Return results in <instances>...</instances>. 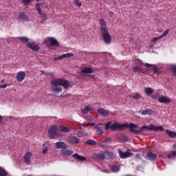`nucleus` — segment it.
<instances>
[{
    "label": "nucleus",
    "mask_w": 176,
    "mask_h": 176,
    "mask_svg": "<svg viewBox=\"0 0 176 176\" xmlns=\"http://www.w3.org/2000/svg\"><path fill=\"white\" fill-rule=\"evenodd\" d=\"M127 129H129V133L135 134L137 135L144 133V131H146V126L143 125L140 127V129H138V125L133 122L129 124L127 122L122 124L119 122H114L112 124L111 121L107 122L104 124V130H106V131H108V130H111V131H116V130L118 131H122V130H127Z\"/></svg>",
    "instance_id": "nucleus-1"
},
{
    "label": "nucleus",
    "mask_w": 176,
    "mask_h": 176,
    "mask_svg": "<svg viewBox=\"0 0 176 176\" xmlns=\"http://www.w3.org/2000/svg\"><path fill=\"white\" fill-rule=\"evenodd\" d=\"M51 85V91L54 94V96H57L63 91V87L64 89H68L69 87V82L67 80H64L63 78H58L56 80H52L50 82ZM63 86V87H61Z\"/></svg>",
    "instance_id": "nucleus-2"
},
{
    "label": "nucleus",
    "mask_w": 176,
    "mask_h": 176,
    "mask_svg": "<svg viewBox=\"0 0 176 176\" xmlns=\"http://www.w3.org/2000/svg\"><path fill=\"white\" fill-rule=\"evenodd\" d=\"M100 32L101 35L103 38V41L104 43H107V45H109L112 42V36L109 34L108 32V28L107 27V22L104 19L100 20Z\"/></svg>",
    "instance_id": "nucleus-3"
},
{
    "label": "nucleus",
    "mask_w": 176,
    "mask_h": 176,
    "mask_svg": "<svg viewBox=\"0 0 176 176\" xmlns=\"http://www.w3.org/2000/svg\"><path fill=\"white\" fill-rule=\"evenodd\" d=\"M44 45H46L48 47L50 46H55V47H58L60 46V43L57 41V39L54 37H47L44 39Z\"/></svg>",
    "instance_id": "nucleus-4"
},
{
    "label": "nucleus",
    "mask_w": 176,
    "mask_h": 176,
    "mask_svg": "<svg viewBox=\"0 0 176 176\" xmlns=\"http://www.w3.org/2000/svg\"><path fill=\"white\" fill-rule=\"evenodd\" d=\"M42 6H43V3H37L35 5L36 10L37 11L38 14H39L41 19H43V21H45V20L47 19V16L46 15V14L45 12H42V8H41Z\"/></svg>",
    "instance_id": "nucleus-5"
},
{
    "label": "nucleus",
    "mask_w": 176,
    "mask_h": 176,
    "mask_svg": "<svg viewBox=\"0 0 176 176\" xmlns=\"http://www.w3.org/2000/svg\"><path fill=\"white\" fill-rule=\"evenodd\" d=\"M146 131H164V127L163 126H156L153 124H150L149 126L145 125Z\"/></svg>",
    "instance_id": "nucleus-6"
},
{
    "label": "nucleus",
    "mask_w": 176,
    "mask_h": 176,
    "mask_svg": "<svg viewBox=\"0 0 176 176\" xmlns=\"http://www.w3.org/2000/svg\"><path fill=\"white\" fill-rule=\"evenodd\" d=\"M118 153L120 159H127V157L133 156V153L129 148L126 149V152H123L120 148H118Z\"/></svg>",
    "instance_id": "nucleus-7"
},
{
    "label": "nucleus",
    "mask_w": 176,
    "mask_h": 176,
    "mask_svg": "<svg viewBox=\"0 0 176 176\" xmlns=\"http://www.w3.org/2000/svg\"><path fill=\"white\" fill-rule=\"evenodd\" d=\"M48 134L50 138L54 140L57 135V125H52L49 129Z\"/></svg>",
    "instance_id": "nucleus-8"
},
{
    "label": "nucleus",
    "mask_w": 176,
    "mask_h": 176,
    "mask_svg": "<svg viewBox=\"0 0 176 176\" xmlns=\"http://www.w3.org/2000/svg\"><path fill=\"white\" fill-rule=\"evenodd\" d=\"M69 57H74V54L72 53H67V54H63V55H60V56L55 57L53 59V61H61V60L64 58H68Z\"/></svg>",
    "instance_id": "nucleus-9"
},
{
    "label": "nucleus",
    "mask_w": 176,
    "mask_h": 176,
    "mask_svg": "<svg viewBox=\"0 0 176 176\" xmlns=\"http://www.w3.org/2000/svg\"><path fill=\"white\" fill-rule=\"evenodd\" d=\"M158 102L160 104H170L172 102L171 98L167 96H160L158 98Z\"/></svg>",
    "instance_id": "nucleus-10"
},
{
    "label": "nucleus",
    "mask_w": 176,
    "mask_h": 176,
    "mask_svg": "<svg viewBox=\"0 0 176 176\" xmlns=\"http://www.w3.org/2000/svg\"><path fill=\"white\" fill-rule=\"evenodd\" d=\"M27 47L28 49H30V50H32V52H39L41 47H39V45H35L34 43H28L27 44Z\"/></svg>",
    "instance_id": "nucleus-11"
},
{
    "label": "nucleus",
    "mask_w": 176,
    "mask_h": 176,
    "mask_svg": "<svg viewBox=\"0 0 176 176\" xmlns=\"http://www.w3.org/2000/svg\"><path fill=\"white\" fill-rule=\"evenodd\" d=\"M94 72L91 67H86L80 71V75L81 76H86L85 74H93Z\"/></svg>",
    "instance_id": "nucleus-12"
},
{
    "label": "nucleus",
    "mask_w": 176,
    "mask_h": 176,
    "mask_svg": "<svg viewBox=\"0 0 176 176\" xmlns=\"http://www.w3.org/2000/svg\"><path fill=\"white\" fill-rule=\"evenodd\" d=\"M110 144H112V139L110 138H106L104 140L101 141L98 143L99 146H107V145H109Z\"/></svg>",
    "instance_id": "nucleus-13"
},
{
    "label": "nucleus",
    "mask_w": 176,
    "mask_h": 176,
    "mask_svg": "<svg viewBox=\"0 0 176 176\" xmlns=\"http://www.w3.org/2000/svg\"><path fill=\"white\" fill-rule=\"evenodd\" d=\"M25 79V72H19L16 74V80L17 82H23Z\"/></svg>",
    "instance_id": "nucleus-14"
},
{
    "label": "nucleus",
    "mask_w": 176,
    "mask_h": 176,
    "mask_svg": "<svg viewBox=\"0 0 176 176\" xmlns=\"http://www.w3.org/2000/svg\"><path fill=\"white\" fill-rule=\"evenodd\" d=\"M19 20H22V21H26L27 23L30 21V18L25 15L24 12H21L19 13Z\"/></svg>",
    "instance_id": "nucleus-15"
},
{
    "label": "nucleus",
    "mask_w": 176,
    "mask_h": 176,
    "mask_svg": "<svg viewBox=\"0 0 176 176\" xmlns=\"http://www.w3.org/2000/svg\"><path fill=\"white\" fill-rule=\"evenodd\" d=\"M157 157V156L156 155V154H153L152 153V152H148L146 154L145 159L146 160H151V162H153V160H155Z\"/></svg>",
    "instance_id": "nucleus-16"
},
{
    "label": "nucleus",
    "mask_w": 176,
    "mask_h": 176,
    "mask_svg": "<svg viewBox=\"0 0 176 176\" xmlns=\"http://www.w3.org/2000/svg\"><path fill=\"white\" fill-rule=\"evenodd\" d=\"M32 156V153H27L25 156H24V162L25 163H26L27 164H31V157Z\"/></svg>",
    "instance_id": "nucleus-17"
},
{
    "label": "nucleus",
    "mask_w": 176,
    "mask_h": 176,
    "mask_svg": "<svg viewBox=\"0 0 176 176\" xmlns=\"http://www.w3.org/2000/svg\"><path fill=\"white\" fill-rule=\"evenodd\" d=\"M72 157H74L76 160H79V162H86V157L83 155H80L78 153H75L72 155Z\"/></svg>",
    "instance_id": "nucleus-18"
},
{
    "label": "nucleus",
    "mask_w": 176,
    "mask_h": 176,
    "mask_svg": "<svg viewBox=\"0 0 176 176\" xmlns=\"http://www.w3.org/2000/svg\"><path fill=\"white\" fill-rule=\"evenodd\" d=\"M55 146L56 149H61V148L67 149V145H65V143H64V142H57L55 144Z\"/></svg>",
    "instance_id": "nucleus-19"
},
{
    "label": "nucleus",
    "mask_w": 176,
    "mask_h": 176,
    "mask_svg": "<svg viewBox=\"0 0 176 176\" xmlns=\"http://www.w3.org/2000/svg\"><path fill=\"white\" fill-rule=\"evenodd\" d=\"M69 142L70 144H79V138H78L76 136H71L69 138Z\"/></svg>",
    "instance_id": "nucleus-20"
},
{
    "label": "nucleus",
    "mask_w": 176,
    "mask_h": 176,
    "mask_svg": "<svg viewBox=\"0 0 176 176\" xmlns=\"http://www.w3.org/2000/svg\"><path fill=\"white\" fill-rule=\"evenodd\" d=\"M131 98H133V100H140V98H142V96L140 93H133L130 95Z\"/></svg>",
    "instance_id": "nucleus-21"
},
{
    "label": "nucleus",
    "mask_w": 176,
    "mask_h": 176,
    "mask_svg": "<svg viewBox=\"0 0 176 176\" xmlns=\"http://www.w3.org/2000/svg\"><path fill=\"white\" fill-rule=\"evenodd\" d=\"M166 133L170 138H175L176 137V132L170 131V129H166Z\"/></svg>",
    "instance_id": "nucleus-22"
},
{
    "label": "nucleus",
    "mask_w": 176,
    "mask_h": 176,
    "mask_svg": "<svg viewBox=\"0 0 176 176\" xmlns=\"http://www.w3.org/2000/svg\"><path fill=\"white\" fill-rule=\"evenodd\" d=\"M99 126H101V124H98L97 126H95L96 133L98 135H102V134H104V130L100 129Z\"/></svg>",
    "instance_id": "nucleus-23"
},
{
    "label": "nucleus",
    "mask_w": 176,
    "mask_h": 176,
    "mask_svg": "<svg viewBox=\"0 0 176 176\" xmlns=\"http://www.w3.org/2000/svg\"><path fill=\"white\" fill-rule=\"evenodd\" d=\"M104 156H105V159H107V160H109V159L113 158V153L109 152V151H104Z\"/></svg>",
    "instance_id": "nucleus-24"
},
{
    "label": "nucleus",
    "mask_w": 176,
    "mask_h": 176,
    "mask_svg": "<svg viewBox=\"0 0 176 176\" xmlns=\"http://www.w3.org/2000/svg\"><path fill=\"white\" fill-rule=\"evenodd\" d=\"M60 130L62 131V133H69L70 129L67 126H65L64 125H60L59 126Z\"/></svg>",
    "instance_id": "nucleus-25"
},
{
    "label": "nucleus",
    "mask_w": 176,
    "mask_h": 176,
    "mask_svg": "<svg viewBox=\"0 0 176 176\" xmlns=\"http://www.w3.org/2000/svg\"><path fill=\"white\" fill-rule=\"evenodd\" d=\"M60 153L62 155H64V156H71V155L73 153V151L69 150H61Z\"/></svg>",
    "instance_id": "nucleus-26"
},
{
    "label": "nucleus",
    "mask_w": 176,
    "mask_h": 176,
    "mask_svg": "<svg viewBox=\"0 0 176 176\" xmlns=\"http://www.w3.org/2000/svg\"><path fill=\"white\" fill-rule=\"evenodd\" d=\"M156 111H142L141 112L142 115H156Z\"/></svg>",
    "instance_id": "nucleus-27"
},
{
    "label": "nucleus",
    "mask_w": 176,
    "mask_h": 176,
    "mask_svg": "<svg viewBox=\"0 0 176 176\" xmlns=\"http://www.w3.org/2000/svg\"><path fill=\"white\" fill-rule=\"evenodd\" d=\"M98 113L100 116H103V118H107V116L109 115V112L108 111H98Z\"/></svg>",
    "instance_id": "nucleus-28"
},
{
    "label": "nucleus",
    "mask_w": 176,
    "mask_h": 176,
    "mask_svg": "<svg viewBox=\"0 0 176 176\" xmlns=\"http://www.w3.org/2000/svg\"><path fill=\"white\" fill-rule=\"evenodd\" d=\"M102 153L96 154V157L100 160H104L105 159V151H102Z\"/></svg>",
    "instance_id": "nucleus-29"
},
{
    "label": "nucleus",
    "mask_w": 176,
    "mask_h": 176,
    "mask_svg": "<svg viewBox=\"0 0 176 176\" xmlns=\"http://www.w3.org/2000/svg\"><path fill=\"white\" fill-rule=\"evenodd\" d=\"M144 93L147 94V96H150V94H152V93H153V89H152L151 87L145 88Z\"/></svg>",
    "instance_id": "nucleus-30"
},
{
    "label": "nucleus",
    "mask_w": 176,
    "mask_h": 176,
    "mask_svg": "<svg viewBox=\"0 0 176 176\" xmlns=\"http://www.w3.org/2000/svg\"><path fill=\"white\" fill-rule=\"evenodd\" d=\"M85 144H86L87 145H97V142L93 140H87L85 142Z\"/></svg>",
    "instance_id": "nucleus-31"
},
{
    "label": "nucleus",
    "mask_w": 176,
    "mask_h": 176,
    "mask_svg": "<svg viewBox=\"0 0 176 176\" xmlns=\"http://www.w3.org/2000/svg\"><path fill=\"white\" fill-rule=\"evenodd\" d=\"M176 157V151H173L170 153L168 155V159H175Z\"/></svg>",
    "instance_id": "nucleus-32"
},
{
    "label": "nucleus",
    "mask_w": 176,
    "mask_h": 176,
    "mask_svg": "<svg viewBox=\"0 0 176 176\" xmlns=\"http://www.w3.org/2000/svg\"><path fill=\"white\" fill-rule=\"evenodd\" d=\"M111 170L113 173H118V171L120 170V166H119L118 165H113L111 167Z\"/></svg>",
    "instance_id": "nucleus-33"
},
{
    "label": "nucleus",
    "mask_w": 176,
    "mask_h": 176,
    "mask_svg": "<svg viewBox=\"0 0 176 176\" xmlns=\"http://www.w3.org/2000/svg\"><path fill=\"white\" fill-rule=\"evenodd\" d=\"M0 176H8V172L5 168L0 166Z\"/></svg>",
    "instance_id": "nucleus-34"
},
{
    "label": "nucleus",
    "mask_w": 176,
    "mask_h": 176,
    "mask_svg": "<svg viewBox=\"0 0 176 176\" xmlns=\"http://www.w3.org/2000/svg\"><path fill=\"white\" fill-rule=\"evenodd\" d=\"M153 74H156V75H160V73L159 72V69L156 67V66L153 65Z\"/></svg>",
    "instance_id": "nucleus-35"
},
{
    "label": "nucleus",
    "mask_w": 176,
    "mask_h": 176,
    "mask_svg": "<svg viewBox=\"0 0 176 176\" xmlns=\"http://www.w3.org/2000/svg\"><path fill=\"white\" fill-rule=\"evenodd\" d=\"M133 72H142V69L140 68L138 66H135L133 67Z\"/></svg>",
    "instance_id": "nucleus-36"
},
{
    "label": "nucleus",
    "mask_w": 176,
    "mask_h": 176,
    "mask_svg": "<svg viewBox=\"0 0 176 176\" xmlns=\"http://www.w3.org/2000/svg\"><path fill=\"white\" fill-rule=\"evenodd\" d=\"M19 39H20V41H22L23 42H28V41H30V39L25 36L19 37Z\"/></svg>",
    "instance_id": "nucleus-37"
},
{
    "label": "nucleus",
    "mask_w": 176,
    "mask_h": 176,
    "mask_svg": "<svg viewBox=\"0 0 176 176\" xmlns=\"http://www.w3.org/2000/svg\"><path fill=\"white\" fill-rule=\"evenodd\" d=\"M159 39H162V36H160L158 37H155L151 40V42H153V43H156V42H157V41H159Z\"/></svg>",
    "instance_id": "nucleus-38"
},
{
    "label": "nucleus",
    "mask_w": 176,
    "mask_h": 176,
    "mask_svg": "<svg viewBox=\"0 0 176 176\" xmlns=\"http://www.w3.org/2000/svg\"><path fill=\"white\" fill-rule=\"evenodd\" d=\"M77 137H78V138H80V137H84L85 136V133H83V131H79L77 133H76Z\"/></svg>",
    "instance_id": "nucleus-39"
},
{
    "label": "nucleus",
    "mask_w": 176,
    "mask_h": 176,
    "mask_svg": "<svg viewBox=\"0 0 176 176\" xmlns=\"http://www.w3.org/2000/svg\"><path fill=\"white\" fill-rule=\"evenodd\" d=\"M170 32V30L167 29L166 30H165L163 34L162 35H160V36H162V38H163V36H166L168 34V33Z\"/></svg>",
    "instance_id": "nucleus-40"
},
{
    "label": "nucleus",
    "mask_w": 176,
    "mask_h": 176,
    "mask_svg": "<svg viewBox=\"0 0 176 176\" xmlns=\"http://www.w3.org/2000/svg\"><path fill=\"white\" fill-rule=\"evenodd\" d=\"M86 120H89V122H92V120H94V118L91 116H87L85 118Z\"/></svg>",
    "instance_id": "nucleus-41"
},
{
    "label": "nucleus",
    "mask_w": 176,
    "mask_h": 176,
    "mask_svg": "<svg viewBox=\"0 0 176 176\" xmlns=\"http://www.w3.org/2000/svg\"><path fill=\"white\" fill-rule=\"evenodd\" d=\"M74 3L78 8H80L82 6V3L79 2L78 0H74Z\"/></svg>",
    "instance_id": "nucleus-42"
},
{
    "label": "nucleus",
    "mask_w": 176,
    "mask_h": 176,
    "mask_svg": "<svg viewBox=\"0 0 176 176\" xmlns=\"http://www.w3.org/2000/svg\"><path fill=\"white\" fill-rule=\"evenodd\" d=\"M135 64H136V65H142V60H141L140 59H136Z\"/></svg>",
    "instance_id": "nucleus-43"
},
{
    "label": "nucleus",
    "mask_w": 176,
    "mask_h": 176,
    "mask_svg": "<svg viewBox=\"0 0 176 176\" xmlns=\"http://www.w3.org/2000/svg\"><path fill=\"white\" fill-rule=\"evenodd\" d=\"M136 170L138 171H142V170H144V166H142V165H139L137 166Z\"/></svg>",
    "instance_id": "nucleus-44"
},
{
    "label": "nucleus",
    "mask_w": 176,
    "mask_h": 176,
    "mask_svg": "<svg viewBox=\"0 0 176 176\" xmlns=\"http://www.w3.org/2000/svg\"><path fill=\"white\" fill-rule=\"evenodd\" d=\"M92 109L89 106H85V109H81V111H91Z\"/></svg>",
    "instance_id": "nucleus-45"
},
{
    "label": "nucleus",
    "mask_w": 176,
    "mask_h": 176,
    "mask_svg": "<svg viewBox=\"0 0 176 176\" xmlns=\"http://www.w3.org/2000/svg\"><path fill=\"white\" fill-rule=\"evenodd\" d=\"M122 142H127V136L126 135H123L122 138Z\"/></svg>",
    "instance_id": "nucleus-46"
},
{
    "label": "nucleus",
    "mask_w": 176,
    "mask_h": 176,
    "mask_svg": "<svg viewBox=\"0 0 176 176\" xmlns=\"http://www.w3.org/2000/svg\"><path fill=\"white\" fill-rule=\"evenodd\" d=\"M31 1L32 0H23V3H24V5H28Z\"/></svg>",
    "instance_id": "nucleus-47"
},
{
    "label": "nucleus",
    "mask_w": 176,
    "mask_h": 176,
    "mask_svg": "<svg viewBox=\"0 0 176 176\" xmlns=\"http://www.w3.org/2000/svg\"><path fill=\"white\" fill-rule=\"evenodd\" d=\"M172 74H173V76H176V67H174L173 68Z\"/></svg>",
    "instance_id": "nucleus-48"
},
{
    "label": "nucleus",
    "mask_w": 176,
    "mask_h": 176,
    "mask_svg": "<svg viewBox=\"0 0 176 176\" xmlns=\"http://www.w3.org/2000/svg\"><path fill=\"white\" fill-rule=\"evenodd\" d=\"M144 66L146 67V68H151V67H153V65H152L149 63H145V64H144Z\"/></svg>",
    "instance_id": "nucleus-49"
},
{
    "label": "nucleus",
    "mask_w": 176,
    "mask_h": 176,
    "mask_svg": "<svg viewBox=\"0 0 176 176\" xmlns=\"http://www.w3.org/2000/svg\"><path fill=\"white\" fill-rule=\"evenodd\" d=\"M43 155H46L47 153V147L43 148Z\"/></svg>",
    "instance_id": "nucleus-50"
},
{
    "label": "nucleus",
    "mask_w": 176,
    "mask_h": 176,
    "mask_svg": "<svg viewBox=\"0 0 176 176\" xmlns=\"http://www.w3.org/2000/svg\"><path fill=\"white\" fill-rule=\"evenodd\" d=\"M6 87H8V84H3V85H0L1 89H6Z\"/></svg>",
    "instance_id": "nucleus-51"
},
{
    "label": "nucleus",
    "mask_w": 176,
    "mask_h": 176,
    "mask_svg": "<svg viewBox=\"0 0 176 176\" xmlns=\"http://www.w3.org/2000/svg\"><path fill=\"white\" fill-rule=\"evenodd\" d=\"M0 124H3V118L0 115Z\"/></svg>",
    "instance_id": "nucleus-52"
},
{
    "label": "nucleus",
    "mask_w": 176,
    "mask_h": 176,
    "mask_svg": "<svg viewBox=\"0 0 176 176\" xmlns=\"http://www.w3.org/2000/svg\"><path fill=\"white\" fill-rule=\"evenodd\" d=\"M135 158L136 159V160H141V156H140V155H136Z\"/></svg>",
    "instance_id": "nucleus-53"
},
{
    "label": "nucleus",
    "mask_w": 176,
    "mask_h": 176,
    "mask_svg": "<svg viewBox=\"0 0 176 176\" xmlns=\"http://www.w3.org/2000/svg\"><path fill=\"white\" fill-rule=\"evenodd\" d=\"M88 112L89 111H81L82 115H86Z\"/></svg>",
    "instance_id": "nucleus-54"
},
{
    "label": "nucleus",
    "mask_w": 176,
    "mask_h": 176,
    "mask_svg": "<svg viewBox=\"0 0 176 176\" xmlns=\"http://www.w3.org/2000/svg\"><path fill=\"white\" fill-rule=\"evenodd\" d=\"M109 14H110V16L112 17V16H113V14H115L113 13V12L111 11V12H109Z\"/></svg>",
    "instance_id": "nucleus-55"
},
{
    "label": "nucleus",
    "mask_w": 176,
    "mask_h": 176,
    "mask_svg": "<svg viewBox=\"0 0 176 176\" xmlns=\"http://www.w3.org/2000/svg\"><path fill=\"white\" fill-rule=\"evenodd\" d=\"M90 126H96V123L94 122H91L89 123Z\"/></svg>",
    "instance_id": "nucleus-56"
},
{
    "label": "nucleus",
    "mask_w": 176,
    "mask_h": 176,
    "mask_svg": "<svg viewBox=\"0 0 176 176\" xmlns=\"http://www.w3.org/2000/svg\"><path fill=\"white\" fill-rule=\"evenodd\" d=\"M48 75H49L50 76H53V73H49Z\"/></svg>",
    "instance_id": "nucleus-57"
},
{
    "label": "nucleus",
    "mask_w": 176,
    "mask_h": 176,
    "mask_svg": "<svg viewBox=\"0 0 176 176\" xmlns=\"http://www.w3.org/2000/svg\"><path fill=\"white\" fill-rule=\"evenodd\" d=\"M97 111H105L104 109H98Z\"/></svg>",
    "instance_id": "nucleus-58"
},
{
    "label": "nucleus",
    "mask_w": 176,
    "mask_h": 176,
    "mask_svg": "<svg viewBox=\"0 0 176 176\" xmlns=\"http://www.w3.org/2000/svg\"><path fill=\"white\" fill-rule=\"evenodd\" d=\"M36 2H39V1H42V0H36Z\"/></svg>",
    "instance_id": "nucleus-59"
},
{
    "label": "nucleus",
    "mask_w": 176,
    "mask_h": 176,
    "mask_svg": "<svg viewBox=\"0 0 176 176\" xmlns=\"http://www.w3.org/2000/svg\"><path fill=\"white\" fill-rule=\"evenodd\" d=\"M146 111H151V109H147Z\"/></svg>",
    "instance_id": "nucleus-60"
},
{
    "label": "nucleus",
    "mask_w": 176,
    "mask_h": 176,
    "mask_svg": "<svg viewBox=\"0 0 176 176\" xmlns=\"http://www.w3.org/2000/svg\"><path fill=\"white\" fill-rule=\"evenodd\" d=\"M142 162H143V163H145L146 161H145V160H143Z\"/></svg>",
    "instance_id": "nucleus-61"
},
{
    "label": "nucleus",
    "mask_w": 176,
    "mask_h": 176,
    "mask_svg": "<svg viewBox=\"0 0 176 176\" xmlns=\"http://www.w3.org/2000/svg\"><path fill=\"white\" fill-rule=\"evenodd\" d=\"M142 162H143V163H145L146 161H145V160H143Z\"/></svg>",
    "instance_id": "nucleus-62"
},
{
    "label": "nucleus",
    "mask_w": 176,
    "mask_h": 176,
    "mask_svg": "<svg viewBox=\"0 0 176 176\" xmlns=\"http://www.w3.org/2000/svg\"><path fill=\"white\" fill-rule=\"evenodd\" d=\"M45 8H47V6H45Z\"/></svg>",
    "instance_id": "nucleus-63"
},
{
    "label": "nucleus",
    "mask_w": 176,
    "mask_h": 176,
    "mask_svg": "<svg viewBox=\"0 0 176 176\" xmlns=\"http://www.w3.org/2000/svg\"><path fill=\"white\" fill-rule=\"evenodd\" d=\"M28 176H32V175H29Z\"/></svg>",
    "instance_id": "nucleus-64"
}]
</instances>
